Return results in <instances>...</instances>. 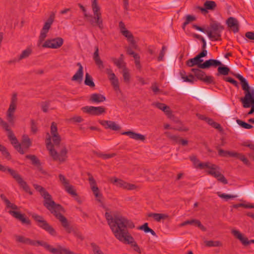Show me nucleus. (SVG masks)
<instances>
[{
    "instance_id": "24",
    "label": "nucleus",
    "mask_w": 254,
    "mask_h": 254,
    "mask_svg": "<svg viewBox=\"0 0 254 254\" xmlns=\"http://www.w3.org/2000/svg\"><path fill=\"white\" fill-rule=\"evenodd\" d=\"M93 59L95 61L96 64L98 66L100 69H103L104 68L103 63L100 59L99 55V49L97 46L95 47V51L93 55Z\"/></svg>"
},
{
    "instance_id": "57",
    "label": "nucleus",
    "mask_w": 254,
    "mask_h": 254,
    "mask_svg": "<svg viewBox=\"0 0 254 254\" xmlns=\"http://www.w3.org/2000/svg\"><path fill=\"white\" fill-rule=\"evenodd\" d=\"M212 163L209 162L199 163L197 167L200 169H204L205 168L209 169Z\"/></svg>"
},
{
    "instance_id": "1",
    "label": "nucleus",
    "mask_w": 254,
    "mask_h": 254,
    "mask_svg": "<svg viewBox=\"0 0 254 254\" xmlns=\"http://www.w3.org/2000/svg\"><path fill=\"white\" fill-rule=\"evenodd\" d=\"M105 217L115 237L120 242L130 245L134 251L141 254L139 247L127 230V228H134L133 223L122 215H113L109 212L105 213Z\"/></svg>"
},
{
    "instance_id": "27",
    "label": "nucleus",
    "mask_w": 254,
    "mask_h": 254,
    "mask_svg": "<svg viewBox=\"0 0 254 254\" xmlns=\"http://www.w3.org/2000/svg\"><path fill=\"white\" fill-rule=\"evenodd\" d=\"M90 100L94 103H100L106 100L104 96L97 93H94L91 95Z\"/></svg>"
},
{
    "instance_id": "58",
    "label": "nucleus",
    "mask_w": 254,
    "mask_h": 254,
    "mask_svg": "<svg viewBox=\"0 0 254 254\" xmlns=\"http://www.w3.org/2000/svg\"><path fill=\"white\" fill-rule=\"evenodd\" d=\"M106 72L108 76V78L110 80L114 79L116 78L115 74L113 72V70L111 68H107L106 69Z\"/></svg>"
},
{
    "instance_id": "61",
    "label": "nucleus",
    "mask_w": 254,
    "mask_h": 254,
    "mask_svg": "<svg viewBox=\"0 0 254 254\" xmlns=\"http://www.w3.org/2000/svg\"><path fill=\"white\" fill-rule=\"evenodd\" d=\"M131 48H132V47H128L127 48V54H128L130 56H132L134 59H136L138 58V54L135 53V52H134Z\"/></svg>"
},
{
    "instance_id": "32",
    "label": "nucleus",
    "mask_w": 254,
    "mask_h": 254,
    "mask_svg": "<svg viewBox=\"0 0 254 254\" xmlns=\"http://www.w3.org/2000/svg\"><path fill=\"white\" fill-rule=\"evenodd\" d=\"M233 157L238 158L241 161H242L244 164L247 166H250L251 164L249 160L246 157L245 155L242 153L235 152Z\"/></svg>"
},
{
    "instance_id": "21",
    "label": "nucleus",
    "mask_w": 254,
    "mask_h": 254,
    "mask_svg": "<svg viewBox=\"0 0 254 254\" xmlns=\"http://www.w3.org/2000/svg\"><path fill=\"white\" fill-rule=\"evenodd\" d=\"M121 33L127 39L128 42H130L131 46H132V48L136 49L137 48V45H136L134 40L133 36L131 33L128 30L126 29L122 31Z\"/></svg>"
},
{
    "instance_id": "33",
    "label": "nucleus",
    "mask_w": 254,
    "mask_h": 254,
    "mask_svg": "<svg viewBox=\"0 0 254 254\" xmlns=\"http://www.w3.org/2000/svg\"><path fill=\"white\" fill-rule=\"evenodd\" d=\"M84 84L91 88H94L95 86L92 77L88 73H86Z\"/></svg>"
},
{
    "instance_id": "15",
    "label": "nucleus",
    "mask_w": 254,
    "mask_h": 254,
    "mask_svg": "<svg viewBox=\"0 0 254 254\" xmlns=\"http://www.w3.org/2000/svg\"><path fill=\"white\" fill-rule=\"evenodd\" d=\"M231 233L245 246H248L251 243H254V240H249L247 237H245L244 235L238 230H232Z\"/></svg>"
},
{
    "instance_id": "34",
    "label": "nucleus",
    "mask_w": 254,
    "mask_h": 254,
    "mask_svg": "<svg viewBox=\"0 0 254 254\" xmlns=\"http://www.w3.org/2000/svg\"><path fill=\"white\" fill-rule=\"evenodd\" d=\"M21 145L26 149H28L31 146V141L28 135H23L22 136V139Z\"/></svg>"
},
{
    "instance_id": "23",
    "label": "nucleus",
    "mask_w": 254,
    "mask_h": 254,
    "mask_svg": "<svg viewBox=\"0 0 254 254\" xmlns=\"http://www.w3.org/2000/svg\"><path fill=\"white\" fill-rule=\"evenodd\" d=\"M8 212L11 215H12L14 218L19 220L23 223L27 224H29L30 223L29 220L26 219L24 217V215L22 214H21L19 212L13 210H9Z\"/></svg>"
},
{
    "instance_id": "11",
    "label": "nucleus",
    "mask_w": 254,
    "mask_h": 254,
    "mask_svg": "<svg viewBox=\"0 0 254 254\" xmlns=\"http://www.w3.org/2000/svg\"><path fill=\"white\" fill-rule=\"evenodd\" d=\"M63 43V38L58 37L46 40L42 46L45 48L58 49L61 47Z\"/></svg>"
},
{
    "instance_id": "31",
    "label": "nucleus",
    "mask_w": 254,
    "mask_h": 254,
    "mask_svg": "<svg viewBox=\"0 0 254 254\" xmlns=\"http://www.w3.org/2000/svg\"><path fill=\"white\" fill-rule=\"evenodd\" d=\"M154 105L157 108L164 112L166 115H169L171 114L170 107L166 105L165 104L161 103H156Z\"/></svg>"
},
{
    "instance_id": "5",
    "label": "nucleus",
    "mask_w": 254,
    "mask_h": 254,
    "mask_svg": "<svg viewBox=\"0 0 254 254\" xmlns=\"http://www.w3.org/2000/svg\"><path fill=\"white\" fill-rule=\"evenodd\" d=\"M224 27L220 23L212 20L209 24V28L206 31L208 37L211 40L219 41L221 40V32Z\"/></svg>"
},
{
    "instance_id": "48",
    "label": "nucleus",
    "mask_w": 254,
    "mask_h": 254,
    "mask_svg": "<svg viewBox=\"0 0 254 254\" xmlns=\"http://www.w3.org/2000/svg\"><path fill=\"white\" fill-rule=\"evenodd\" d=\"M236 122L242 127L246 129H250L253 127L252 125L239 119L237 120Z\"/></svg>"
},
{
    "instance_id": "62",
    "label": "nucleus",
    "mask_w": 254,
    "mask_h": 254,
    "mask_svg": "<svg viewBox=\"0 0 254 254\" xmlns=\"http://www.w3.org/2000/svg\"><path fill=\"white\" fill-rule=\"evenodd\" d=\"M208 169H209V170H208L207 171V172L208 174L210 175V172H215L217 170H220V168L219 166H218L217 165H216L215 164H211L210 167H209V168Z\"/></svg>"
},
{
    "instance_id": "53",
    "label": "nucleus",
    "mask_w": 254,
    "mask_h": 254,
    "mask_svg": "<svg viewBox=\"0 0 254 254\" xmlns=\"http://www.w3.org/2000/svg\"><path fill=\"white\" fill-rule=\"evenodd\" d=\"M198 221V220H196V219L189 220H187V221L184 222L183 223H181L180 225H181V226H184L190 224V225H193L194 226H196Z\"/></svg>"
},
{
    "instance_id": "17",
    "label": "nucleus",
    "mask_w": 254,
    "mask_h": 254,
    "mask_svg": "<svg viewBox=\"0 0 254 254\" xmlns=\"http://www.w3.org/2000/svg\"><path fill=\"white\" fill-rule=\"evenodd\" d=\"M99 123L106 129L109 128L115 131L119 130L120 129V127L113 121L99 120Z\"/></svg>"
},
{
    "instance_id": "63",
    "label": "nucleus",
    "mask_w": 254,
    "mask_h": 254,
    "mask_svg": "<svg viewBox=\"0 0 254 254\" xmlns=\"http://www.w3.org/2000/svg\"><path fill=\"white\" fill-rule=\"evenodd\" d=\"M203 81L208 84L214 83L213 77L211 76H207L206 75L203 80Z\"/></svg>"
},
{
    "instance_id": "56",
    "label": "nucleus",
    "mask_w": 254,
    "mask_h": 254,
    "mask_svg": "<svg viewBox=\"0 0 254 254\" xmlns=\"http://www.w3.org/2000/svg\"><path fill=\"white\" fill-rule=\"evenodd\" d=\"M115 153H111V154H103V153H98L97 156L100 158H102L104 159H107L109 158H111L114 157L116 156Z\"/></svg>"
},
{
    "instance_id": "55",
    "label": "nucleus",
    "mask_w": 254,
    "mask_h": 254,
    "mask_svg": "<svg viewBox=\"0 0 254 254\" xmlns=\"http://www.w3.org/2000/svg\"><path fill=\"white\" fill-rule=\"evenodd\" d=\"M0 124L2 127L7 131V133L9 132H12V130L9 128V126L7 123L2 120L1 118H0Z\"/></svg>"
},
{
    "instance_id": "2",
    "label": "nucleus",
    "mask_w": 254,
    "mask_h": 254,
    "mask_svg": "<svg viewBox=\"0 0 254 254\" xmlns=\"http://www.w3.org/2000/svg\"><path fill=\"white\" fill-rule=\"evenodd\" d=\"M61 137L58 133L57 124L53 122L51 126V135H46V146L54 160L64 162L67 158V150L64 146L60 145Z\"/></svg>"
},
{
    "instance_id": "20",
    "label": "nucleus",
    "mask_w": 254,
    "mask_h": 254,
    "mask_svg": "<svg viewBox=\"0 0 254 254\" xmlns=\"http://www.w3.org/2000/svg\"><path fill=\"white\" fill-rule=\"evenodd\" d=\"M240 101L245 108L251 107V109L254 112V95L246 98H240Z\"/></svg>"
},
{
    "instance_id": "60",
    "label": "nucleus",
    "mask_w": 254,
    "mask_h": 254,
    "mask_svg": "<svg viewBox=\"0 0 254 254\" xmlns=\"http://www.w3.org/2000/svg\"><path fill=\"white\" fill-rule=\"evenodd\" d=\"M166 50V47L164 46H163L162 48V50L160 51L159 55L158 57V61L159 62H160V61H162L163 60V58H164V55L165 54Z\"/></svg>"
},
{
    "instance_id": "52",
    "label": "nucleus",
    "mask_w": 254,
    "mask_h": 254,
    "mask_svg": "<svg viewBox=\"0 0 254 254\" xmlns=\"http://www.w3.org/2000/svg\"><path fill=\"white\" fill-rule=\"evenodd\" d=\"M123 75L125 82H128L130 79V75L126 67H124L123 70Z\"/></svg>"
},
{
    "instance_id": "59",
    "label": "nucleus",
    "mask_w": 254,
    "mask_h": 254,
    "mask_svg": "<svg viewBox=\"0 0 254 254\" xmlns=\"http://www.w3.org/2000/svg\"><path fill=\"white\" fill-rule=\"evenodd\" d=\"M115 90H119V80L117 77L110 80Z\"/></svg>"
},
{
    "instance_id": "30",
    "label": "nucleus",
    "mask_w": 254,
    "mask_h": 254,
    "mask_svg": "<svg viewBox=\"0 0 254 254\" xmlns=\"http://www.w3.org/2000/svg\"><path fill=\"white\" fill-rule=\"evenodd\" d=\"M191 71L194 73L195 76L199 80L203 81L205 73L199 68H193L191 69Z\"/></svg>"
},
{
    "instance_id": "50",
    "label": "nucleus",
    "mask_w": 254,
    "mask_h": 254,
    "mask_svg": "<svg viewBox=\"0 0 254 254\" xmlns=\"http://www.w3.org/2000/svg\"><path fill=\"white\" fill-rule=\"evenodd\" d=\"M244 146H247L250 148V149L252 150L254 152L249 154V156L251 157L254 161V144L252 143H248V142H244L243 144Z\"/></svg>"
},
{
    "instance_id": "64",
    "label": "nucleus",
    "mask_w": 254,
    "mask_h": 254,
    "mask_svg": "<svg viewBox=\"0 0 254 254\" xmlns=\"http://www.w3.org/2000/svg\"><path fill=\"white\" fill-rule=\"evenodd\" d=\"M245 36L250 40H254V32H246Z\"/></svg>"
},
{
    "instance_id": "35",
    "label": "nucleus",
    "mask_w": 254,
    "mask_h": 254,
    "mask_svg": "<svg viewBox=\"0 0 254 254\" xmlns=\"http://www.w3.org/2000/svg\"><path fill=\"white\" fill-rule=\"evenodd\" d=\"M138 229L144 231V232L146 233H150L151 235L154 236L156 235L155 231L148 227L147 223H145L143 225L139 226Z\"/></svg>"
},
{
    "instance_id": "12",
    "label": "nucleus",
    "mask_w": 254,
    "mask_h": 254,
    "mask_svg": "<svg viewBox=\"0 0 254 254\" xmlns=\"http://www.w3.org/2000/svg\"><path fill=\"white\" fill-rule=\"evenodd\" d=\"M110 182L114 185L127 190H133L136 189L135 185L128 183L123 180L114 177L110 179Z\"/></svg>"
},
{
    "instance_id": "7",
    "label": "nucleus",
    "mask_w": 254,
    "mask_h": 254,
    "mask_svg": "<svg viewBox=\"0 0 254 254\" xmlns=\"http://www.w3.org/2000/svg\"><path fill=\"white\" fill-rule=\"evenodd\" d=\"M32 217L37 222V225L42 229L45 230L52 236H56L57 233L55 230L44 219V218L40 215L34 214L32 215Z\"/></svg>"
},
{
    "instance_id": "3",
    "label": "nucleus",
    "mask_w": 254,
    "mask_h": 254,
    "mask_svg": "<svg viewBox=\"0 0 254 254\" xmlns=\"http://www.w3.org/2000/svg\"><path fill=\"white\" fill-rule=\"evenodd\" d=\"M33 186L44 198V205L60 221L65 231L68 233L73 232V228L69 225L67 219L61 213L64 210L63 207L52 200V196L43 187L37 184Z\"/></svg>"
},
{
    "instance_id": "45",
    "label": "nucleus",
    "mask_w": 254,
    "mask_h": 254,
    "mask_svg": "<svg viewBox=\"0 0 254 254\" xmlns=\"http://www.w3.org/2000/svg\"><path fill=\"white\" fill-rule=\"evenodd\" d=\"M64 190L68 194H70L72 196H76L77 195L74 187L71 185H69L64 188Z\"/></svg>"
},
{
    "instance_id": "39",
    "label": "nucleus",
    "mask_w": 254,
    "mask_h": 254,
    "mask_svg": "<svg viewBox=\"0 0 254 254\" xmlns=\"http://www.w3.org/2000/svg\"><path fill=\"white\" fill-rule=\"evenodd\" d=\"M234 152V151L224 150L220 148L218 149V155L221 157H226L227 155L230 157H233Z\"/></svg>"
},
{
    "instance_id": "6",
    "label": "nucleus",
    "mask_w": 254,
    "mask_h": 254,
    "mask_svg": "<svg viewBox=\"0 0 254 254\" xmlns=\"http://www.w3.org/2000/svg\"><path fill=\"white\" fill-rule=\"evenodd\" d=\"M0 171L3 172L7 171L24 190L29 193L30 194H32V192L31 191L30 189L26 182L23 180L21 176L16 171L4 166L0 164Z\"/></svg>"
},
{
    "instance_id": "19",
    "label": "nucleus",
    "mask_w": 254,
    "mask_h": 254,
    "mask_svg": "<svg viewBox=\"0 0 254 254\" xmlns=\"http://www.w3.org/2000/svg\"><path fill=\"white\" fill-rule=\"evenodd\" d=\"M228 26L234 32L236 33L239 31V22L237 19L233 17H230L226 21Z\"/></svg>"
},
{
    "instance_id": "36",
    "label": "nucleus",
    "mask_w": 254,
    "mask_h": 254,
    "mask_svg": "<svg viewBox=\"0 0 254 254\" xmlns=\"http://www.w3.org/2000/svg\"><path fill=\"white\" fill-rule=\"evenodd\" d=\"M0 197L2 198V199L4 201V202L5 203L7 208H11L13 210H16L18 209V207L15 204L11 203L10 201L8 199H7L4 195L1 194L0 195Z\"/></svg>"
},
{
    "instance_id": "38",
    "label": "nucleus",
    "mask_w": 254,
    "mask_h": 254,
    "mask_svg": "<svg viewBox=\"0 0 254 254\" xmlns=\"http://www.w3.org/2000/svg\"><path fill=\"white\" fill-rule=\"evenodd\" d=\"M205 246L208 247H218L222 246V244L218 241H205Z\"/></svg>"
},
{
    "instance_id": "46",
    "label": "nucleus",
    "mask_w": 254,
    "mask_h": 254,
    "mask_svg": "<svg viewBox=\"0 0 254 254\" xmlns=\"http://www.w3.org/2000/svg\"><path fill=\"white\" fill-rule=\"evenodd\" d=\"M217 194L219 197L224 199L226 201H227L229 199H233L237 197V195H235L221 193L220 192H217Z\"/></svg>"
},
{
    "instance_id": "40",
    "label": "nucleus",
    "mask_w": 254,
    "mask_h": 254,
    "mask_svg": "<svg viewBox=\"0 0 254 254\" xmlns=\"http://www.w3.org/2000/svg\"><path fill=\"white\" fill-rule=\"evenodd\" d=\"M32 53V50L28 48L22 52L18 58V60L20 61L23 59L28 57Z\"/></svg>"
},
{
    "instance_id": "10",
    "label": "nucleus",
    "mask_w": 254,
    "mask_h": 254,
    "mask_svg": "<svg viewBox=\"0 0 254 254\" xmlns=\"http://www.w3.org/2000/svg\"><path fill=\"white\" fill-rule=\"evenodd\" d=\"M17 105V95L14 94L11 98L9 108L7 111V120L10 124L14 122V113Z\"/></svg>"
},
{
    "instance_id": "42",
    "label": "nucleus",
    "mask_w": 254,
    "mask_h": 254,
    "mask_svg": "<svg viewBox=\"0 0 254 254\" xmlns=\"http://www.w3.org/2000/svg\"><path fill=\"white\" fill-rule=\"evenodd\" d=\"M26 158L30 159L32 161L33 165L38 166L40 165V160L34 155H27Z\"/></svg>"
},
{
    "instance_id": "41",
    "label": "nucleus",
    "mask_w": 254,
    "mask_h": 254,
    "mask_svg": "<svg viewBox=\"0 0 254 254\" xmlns=\"http://www.w3.org/2000/svg\"><path fill=\"white\" fill-rule=\"evenodd\" d=\"M216 6V2L214 1L207 0L204 3V6L208 10H214Z\"/></svg>"
},
{
    "instance_id": "13",
    "label": "nucleus",
    "mask_w": 254,
    "mask_h": 254,
    "mask_svg": "<svg viewBox=\"0 0 254 254\" xmlns=\"http://www.w3.org/2000/svg\"><path fill=\"white\" fill-rule=\"evenodd\" d=\"M83 112L92 116H99L106 112V109L102 106H85L82 108Z\"/></svg>"
},
{
    "instance_id": "28",
    "label": "nucleus",
    "mask_w": 254,
    "mask_h": 254,
    "mask_svg": "<svg viewBox=\"0 0 254 254\" xmlns=\"http://www.w3.org/2000/svg\"><path fill=\"white\" fill-rule=\"evenodd\" d=\"M218 66V72L216 73L217 76H219L220 75H227L229 74L230 69L228 67L222 64V65Z\"/></svg>"
},
{
    "instance_id": "47",
    "label": "nucleus",
    "mask_w": 254,
    "mask_h": 254,
    "mask_svg": "<svg viewBox=\"0 0 254 254\" xmlns=\"http://www.w3.org/2000/svg\"><path fill=\"white\" fill-rule=\"evenodd\" d=\"M112 62L114 63V64L119 68H124L125 67V64L124 62H123L122 61L119 60V59H117L116 58H112Z\"/></svg>"
},
{
    "instance_id": "4",
    "label": "nucleus",
    "mask_w": 254,
    "mask_h": 254,
    "mask_svg": "<svg viewBox=\"0 0 254 254\" xmlns=\"http://www.w3.org/2000/svg\"><path fill=\"white\" fill-rule=\"evenodd\" d=\"M91 7L94 15L90 14H85L86 20L92 26H97L101 30L104 28L100 7L97 0H91Z\"/></svg>"
},
{
    "instance_id": "26",
    "label": "nucleus",
    "mask_w": 254,
    "mask_h": 254,
    "mask_svg": "<svg viewBox=\"0 0 254 254\" xmlns=\"http://www.w3.org/2000/svg\"><path fill=\"white\" fill-rule=\"evenodd\" d=\"M148 217L153 218L157 222H160L161 219H166L169 218L167 214L156 213H150L148 214Z\"/></svg>"
},
{
    "instance_id": "25",
    "label": "nucleus",
    "mask_w": 254,
    "mask_h": 254,
    "mask_svg": "<svg viewBox=\"0 0 254 254\" xmlns=\"http://www.w3.org/2000/svg\"><path fill=\"white\" fill-rule=\"evenodd\" d=\"M219 170H217L215 172H210V175L216 178L218 181L223 183L224 184H228L227 179L225 178L224 175L220 172Z\"/></svg>"
},
{
    "instance_id": "16",
    "label": "nucleus",
    "mask_w": 254,
    "mask_h": 254,
    "mask_svg": "<svg viewBox=\"0 0 254 254\" xmlns=\"http://www.w3.org/2000/svg\"><path fill=\"white\" fill-rule=\"evenodd\" d=\"M7 136L8 139L11 142V143L14 146L15 149L20 154H23L25 153V151L21 147V145L19 143L16 137L14 135L13 132H9L7 133Z\"/></svg>"
},
{
    "instance_id": "37",
    "label": "nucleus",
    "mask_w": 254,
    "mask_h": 254,
    "mask_svg": "<svg viewBox=\"0 0 254 254\" xmlns=\"http://www.w3.org/2000/svg\"><path fill=\"white\" fill-rule=\"evenodd\" d=\"M165 135L175 143H178L180 137L178 135H173L170 132L166 131L164 133Z\"/></svg>"
},
{
    "instance_id": "54",
    "label": "nucleus",
    "mask_w": 254,
    "mask_h": 254,
    "mask_svg": "<svg viewBox=\"0 0 254 254\" xmlns=\"http://www.w3.org/2000/svg\"><path fill=\"white\" fill-rule=\"evenodd\" d=\"M223 80L231 83V84H233L235 87H238L239 85L238 82L232 78L231 77H223Z\"/></svg>"
},
{
    "instance_id": "29",
    "label": "nucleus",
    "mask_w": 254,
    "mask_h": 254,
    "mask_svg": "<svg viewBox=\"0 0 254 254\" xmlns=\"http://www.w3.org/2000/svg\"><path fill=\"white\" fill-rule=\"evenodd\" d=\"M55 18V14L52 13L50 15V17L48 19L47 21L45 23L44 25L42 28V30L43 31H46L48 32L49 30L50 29L51 25L54 22Z\"/></svg>"
},
{
    "instance_id": "9",
    "label": "nucleus",
    "mask_w": 254,
    "mask_h": 254,
    "mask_svg": "<svg viewBox=\"0 0 254 254\" xmlns=\"http://www.w3.org/2000/svg\"><path fill=\"white\" fill-rule=\"evenodd\" d=\"M235 76L241 82L242 89L244 91L245 96L241 98H246L254 95V89H251L248 81L240 74H235Z\"/></svg>"
},
{
    "instance_id": "18",
    "label": "nucleus",
    "mask_w": 254,
    "mask_h": 254,
    "mask_svg": "<svg viewBox=\"0 0 254 254\" xmlns=\"http://www.w3.org/2000/svg\"><path fill=\"white\" fill-rule=\"evenodd\" d=\"M220 65H222V63L220 61L215 59H209L205 61L202 64L200 65V66L201 69H206L211 66L216 67Z\"/></svg>"
},
{
    "instance_id": "49",
    "label": "nucleus",
    "mask_w": 254,
    "mask_h": 254,
    "mask_svg": "<svg viewBox=\"0 0 254 254\" xmlns=\"http://www.w3.org/2000/svg\"><path fill=\"white\" fill-rule=\"evenodd\" d=\"M0 151L1 152L2 155L7 160H9L11 159V155L9 152L6 149V147L4 146H2L1 148H0Z\"/></svg>"
},
{
    "instance_id": "43",
    "label": "nucleus",
    "mask_w": 254,
    "mask_h": 254,
    "mask_svg": "<svg viewBox=\"0 0 254 254\" xmlns=\"http://www.w3.org/2000/svg\"><path fill=\"white\" fill-rule=\"evenodd\" d=\"M59 178L60 183L63 185L64 189L70 185L69 180L67 179L63 175H59Z\"/></svg>"
},
{
    "instance_id": "8",
    "label": "nucleus",
    "mask_w": 254,
    "mask_h": 254,
    "mask_svg": "<svg viewBox=\"0 0 254 254\" xmlns=\"http://www.w3.org/2000/svg\"><path fill=\"white\" fill-rule=\"evenodd\" d=\"M89 178L88 179L91 189L95 197L96 200L103 204L102 198L103 195L100 192V191L97 186V184L95 180L94 179L93 176L90 174H88Z\"/></svg>"
},
{
    "instance_id": "51",
    "label": "nucleus",
    "mask_w": 254,
    "mask_h": 254,
    "mask_svg": "<svg viewBox=\"0 0 254 254\" xmlns=\"http://www.w3.org/2000/svg\"><path fill=\"white\" fill-rule=\"evenodd\" d=\"M48 32H47V31H43V30H42V29L41 30L40 35L39 37V40H38V46H40L41 43H42L44 41L45 39L47 37V34Z\"/></svg>"
},
{
    "instance_id": "44",
    "label": "nucleus",
    "mask_w": 254,
    "mask_h": 254,
    "mask_svg": "<svg viewBox=\"0 0 254 254\" xmlns=\"http://www.w3.org/2000/svg\"><path fill=\"white\" fill-rule=\"evenodd\" d=\"M92 251L94 254H100L103 253L101 250L100 247L94 243H92L90 244Z\"/></svg>"
},
{
    "instance_id": "14",
    "label": "nucleus",
    "mask_w": 254,
    "mask_h": 254,
    "mask_svg": "<svg viewBox=\"0 0 254 254\" xmlns=\"http://www.w3.org/2000/svg\"><path fill=\"white\" fill-rule=\"evenodd\" d=\"M206 56V52L201 51L194 58L190 59L187 61L186 64L189 67H192L195 65H197L198 68H200V65L202 64L203 60L201 59Z\"/></svg>"
},
{
    "instance_id": "22",
    "label": "nucleus",
    "mask_w": 254,
    "mask_h": 254,
    "mask_svg": "<svg viewBox=\"0 0 254 254\" xmlns=\"http://www.w3.org/2000/svg\"><path fill=\"white\" fill-rule=\"evenodd\" d=\"M123 135L128 136L130 138L136 140L144 141L145 139V136L139 133H136L132 131H127L122 133Z\"/></svg>"
}]
</instances>
